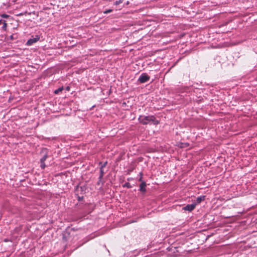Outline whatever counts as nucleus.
I'll list each match as a JSON object with an SVG mask.
<instances>
[{
  "mask_svg": "<svg viewBox=\"0 0 257 257\" xmlns=\"http://www.w3.org/2000/svg\"><path fill=\"white\" fill-rule=\"evenodd\" d=\"M139 122L144 125H146L152 122L155 125H157L159 123L154 115H140L138 119Z\"/></svg>",
  "mask_w": 257,
  "mask_h": 257,
  "instance_id": "obj_1",
  "label": "nucleus"
},
{
  "mask_svg": "<svg viewBox=\"0 0 257 257\" xmlns=\"http://www.w3.org/2000/svg\"><path fill=\"white\" fill-rule=\"evenodd\" d=\"M40 39V37L38 36H36L35 37L30 39L27 42V45L28 46H31L33 45L34 43L37 42Z\"/></svg>",
  "mask_w": 257,
  "mask_h": 257,
  "instance_id": "obj_2",
  "label": "nucleus"
},
{
  "mask_svg": "<svg viewBox=\"0 0 257 257\" xmlns=\"http://www.w3.org/2000/svg\"><path fill=\"white\" fill-rule=\"evenodd\" d=\"M42 153L44 154V155L41 159L40 162H45L48 157V150L46 148H43L42 149Z\"/></svg>",
  "mask_w": 257,
  "mask_h": 257,
  "instance_id": "obj_3",
  "label": "nucleus"
},
{
  "mask_svg": "<svg viewBox=\"0 0 257 257\" xmlns=\"http://www.w3.org/2000/svg\"><path fill=\"white\" fill-rule=\"evenodd\" d=\"M196 204L193 203L191 204H188L186 205V206L183 207V209L184 210H187L188 211H192L195 207Z\"/></svg>",
  "mask_w": 257,
  "mask_h": 257,
  "instance_id": "obj_4",
  "label": "nucleus"
},
{
  "mask_svg": "<svg viewBox=\"0 0 257 257\" xmlns=\"http://www.w3.org/2000/svg\"><path fill=\"white\" fill-rule=\"evenodd\" d=\"M150 76L147 73H142L138 80H149Z\"/></svg>",
  "mask_w": 257,
  "mask_h": 257,
  "instance_id": "obj_5",
  "label": "nucleus"
},
{
  "mask_svg": "<svg viewBox=\"0 0 257 257\" xmlns=\"http://www.w3.org/2000/svg\"><path fill=\"white\" fill-rule=\"evenodd\" d=\"M146 183L145 181H142L140 185V191L145 193L146 192Z\"/></svg>",
  "mask_w": 257,
  "mask_h": 257,
  "instance_id": "obj_6",
  "label": "nucleus"
},
{
  "mask_svg": "<svg viewBox=\"0 0 257 257\" xmlns=\"http://www.w3.org/2000/svg\"><path fill=\"white\" fill-rule=\"evenodd\" d=\"M104 174H105V172L104 171V168H102V167H100V175H99V176L98 178L99 180H98V182L97 183L98 184H99V183L101 181Z\"/></svg>",
  "mask_w": 257,
  "mask_h": 257,
  "instance_id": "obj_7",
  "label": "nucleus"
},
{
  "mask_svg": "<svg viewBox=\"0 0 257 257\" xmlns=\"http://www.w3.org/2000/svg\"><path fill=\"white\" fill-rule=\"evenodd\" d=\"M205 196H201L198 197L196 200V203L199 204V203H201L202 201H203L205 200Z\"/></svg>",
  "mask_w": 257,
  "mask_h": 257,
  "instance_id": "obj_8",
  "label": "nucleus"
},
{
  "mask_svg": "<svg viewBox=\"0 0 257 257\" xmlns=\"http://www.w3.org/2000/svg\"><path fill=\"white\" fill-rule=\"evenodd\" d=\"M63 89V86L60 87L54 91V93L55 94H59V92H61Z\"/></svg>",
  "mask_w": 257,
  "mask_h": 257,
  "instance_id": "obj_9",
  "label": "nucleus"
},
{
  "mask_svg": "<svg viewBox=\"0 0 257 257\" xmlns=\"http://www.w3.org/2000/svg\"><path fill=\"white\" fill-rule=\"evenodd\" d=\"M3 26L2 27V29L4 31H6L7 27V24L6 23L5 21H4L3 22Z\"/></svg>",
  "mask_w": 257,
  "mask_h": 257,
  "instance_id": "obj_10",
  "label": "nucleus"
},
{
  "mask_svg": "<svg viewBox=\"0 0 257 257\" xmlns=\"http://www.w3.org/2000/svg\"><path fill=\"white\" fill-rule=\"evenodd\" d=\"M123 187H126L127 188H132V186L131 184L128 182H126L124 185H123Z\"/></svg>",
  "mask_w": 257,
  "mask_h": 257,
  "instance_id": "obj_11",
  "label": "nucleus"
},
{
  "mask_svg": "<svg viewBox=\"0 0 257 257\" xmlns=\"http://www.w3.org/2000/svg\"><path fill=\"white\" fill-rule=\"evenodd\" d=\"M107 164V161L105 162L103 164L102 163V162H99V165H100V167H102V168H103L106 167Z\"/></svg>",
  "mask_w": 257,
  "mask_h": 257,
  "instance_id": "obj_12",
  "label": "nucleus"
},
{
  "mask_svg": "<svg viewBox=\"0 0 257 257\" xmlns=\"http://www.w3.org/2000/svg\"><path fill=\"white\" fill-rule=\"evenodd\" d=\"M188 146H189L188 143H181L180 146V148H184V147H187Z\"/></svg>",
  "mask_w": 257,
  "mask_h": 257,
  "instance_id": "obj_13",
  "label": "nucleus"
},
{
  "mask_svg": "<svg viewBox=\"0 0 257 257\" xmlns=\"http://www.w3.org/2000/svg\"><path fill=\"white\" fill-rule=\"evenodd\" d=\"M40 163H41V165H40L41 168L42 169H44L46 167V165L45 164V162H40Z\"/></svg>",
  "mask_w": 257,
  "mask_h": 257,
  "instance_id": "obj_14",
  "label": "nucleus"
},
{
  "mask_svg": "<svg viewBox=\"0 0 257 257\" xmlns=\"http://www.w3.org/2000/svg\"><path fill=\"white\" fill-rule=\"evenodd\" d=\"M123 1H124V0H119V1H116V2H115V5H119L120 4H121V3L123 2Z\"/></svg>",
  "mask_w": 257,
  "mask_h": 257,
  "instance_id": "obj_15",
  "label": "nucleus"
},
{
  "mask_svg": "<svg viewBox=\"0 0 257 257\" xmlns=\"http://www.w3.org/2000/svg\"><path fill=\"white\" fill-rule=\"evenodd\" d=\"M1 17L3 18H8L9 17V16L8 15L4 14L1 15Z\"/></svg>",
  "mask_w": 257,
  "mask_h": 257,
  "instance_id": "obj_16",
  "label": "nucleus"
},
{
  "mask_svg": "<svg viewBox=\"0 0 257 257\" xmlns=\"http://www.w3.org/2000/svg\"><path fill=\"white\" fill-rule=\"evenodd\" d=\"M112 11V10L111 9H109V10L105 11L104 12V14H108V13L111 12Z\"/></svg>",
  "mask_w": 257,
  "mask_h": 257,
  "instance_id": "obj_17",
  "label": "nucleus"
},
{
  "mask_svg": "<svg viewBox=\"0 0 257 257\" xmlns=\"http://www.w3.org/2000/svg\"><path fill=\"white\" fill-rule=\"evenodd\" d=\"M140 174L141 175V178L139 179V181L141 182V183H142V181H143V180H142L143 173H140Z\"/></svg>",
  "mask_w": 257,
  "mask_h": 257,
  "instance_id": "obj_18",
  "label": "nucleus"
},
{
  "mask_svg": "<svg viewBox=\"0 0 257 257\" xmlns=\"http://www.w3.org/2000/svg\"><path fill=\"white\" fill-rule=\"evenodd\" d=\"M83 198V197H82H82L78 196V199L79 201L82 200Z\"/></svg>",
  "mask_w": 257,
  "mask_h": 257,
  "instance_id": "obj_19",
  "label": "nucleus"
},
{
  "mask_svg": "<svg viewBox=\"0 0 257 257\" xmlns=\"http://www.w3.org/2000/svg\"><path fill=\"white\" fill-rule=\"evenodd\" d=\"M66 90H67V91H69V89H70V87H69V86H67V87H66Z\"/></svg>",
  "mask_w": 257,
  "mask_h": 257,
  "instance_id": "obj_20",
  "label": "nucleus"
},
{
  "mask_svg": "<svg viewBox=\"0 0 257 257\" xmlns=\"http://www.w3.org/2000/svg\"><path fill=\"white\" fill-rule=\"evenodd\" d=\"M3 21L2 20H0V25L2 23H3Z\"/></svg>",
  "mask_w": 257,
  "mask_h": 257,
  "instance_id": "obj_21",
  "label": "nucleus"
},
{
  "mask_svg": "<svg viewBox=\"0 0 257 257\" xmlns=\"http://www.w3.org/2000/svg\"><path fill=\"white\" fill-rule=\"evenodd\" d=\"M133 169H129V170H128V171H129L130 172H132V171H133Z\"/></svg>",
  "mask_w": 257,
  "mask_h": 257,
  "instance_id": "obj_22",
  "label": "nucleus"
},
{
  "mask_svg": "<svg viewBox=\"0 0 257 257\" xmlns=\"http://www.w3.org/2000/svg\"><path fill=\"white\" fill-rule=\"evenodd\" d=\"M129 4V2H127L126 3V5H128Z\"/></svg>",
  "mask_w": 257,
  "mask_h": 257,
  "instance_id": "obj_23",
  "label": "nucleus"
},
{
  "mask_svg": "<svg viewBox=\"0 0 257 257\" xmlns=\"http://www.w3.org/2000/svg\"><path fill=\"white\" fill-rule=\"evenodd\" d=\"M13 39V35H12V36H11V39H12V40Z\"/></svg>",
  "mask_w": 257,
  "mask_h": 257,
  "instance_id": "obj_24",
  "label": "nucleus"
},
{
  "mask_svg": "<svg viewBox=\"0 0 257 257\" xmlns=\"http://www.w3.org/2000/svg\"><path fill=\"white\" fill-rule=\"evenodd\" d=\"M145 81H140V82H145Z\"/></svg>",
  "mask_w": 257,
  "mask_h": 257,
  "instance_id": "obj_25",
  "label": "nucleus"
}]
</instances>
